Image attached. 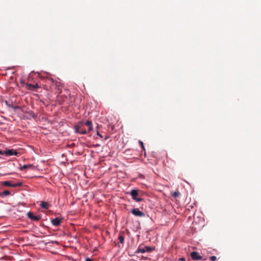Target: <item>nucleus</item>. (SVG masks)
<instances>
[{"label":"nucleus","mask_w":261,"mask_h":261,"mask_svg":"<svg viewBox=\"0 0 261 261\" xmlns=\"http://www.w3.org/2000/svg\"><path fill=\"white\" fill-rule=\"evenodd\" d=\"M85 125L88 126V132H90L92 130V124L91 121H87L86 122H84V121H80L75 126V132L81 134H86L87 133V131L84 127Z\"/></svg>","instance_id":"nucleus-1"},{"label":"nucleus","mask_w":261,"mask_h":261,"mask_svg":"<svg viewBox=\"0 0 261 261\" xmlns=\"http://www.w3.org/2000/svg\"><path fill=\"white\" fill-rule=\"evenodd\" d=\"M154 249V248L148 247V246H144L143 247H139L136 252L137 253H145V252H150Z\"/></svg>","instance_id":"nucleus-2"},{"label":"nucleus","mask_w":261,"mask_h":261,"mask_svg":"<svg viewBox=\"0 0 261 261\" xmlns=\"http://www.w3.org/2000/svg\"><path fill=\"white\" fill-rule=\"evenodd\" d=\"M138 190L133 189L130 194L132 197V198L137 202H140L143 200V199L141 198H137V196L138 195Z\"/></svg>","instance_id":"nucleus-3"},{"label":"nucleus","mask_w":261,"mask_h":261,"mask_svg":"<svg viewBox=\"0 0 261 261\" xmlns=\"http://www.w3.org/2000/svg\"><path fill=\"white\" fill-rule=\"evenodd\" d=\"M131 213L136 216L140 217H145V214L143 212L140 211L138 208H133L131 211Z\"/></svg>","instance_id":"nucleus-4"},{"label":"nucleus","mask_w":261,"mask_h":261,"mask_svg":"<svg viewBox=\"0 0 261 261\" xmlns=\"http://www.w3.org/2000/svg\"><path fill=\"white\" fill-rule=\"evenodd\" d=\"M27 216L29 219H31L32 220H33V221H38L41 219L40 216H39V215L35 216L31 212H28L27 213Z\"/></svg>","instance_id":"nucleus-5"},{"label":"nucleus","mask_w":261,"mask_h":261,"mask_svg":"<svg viewBox=\"0 0 261 261\" xmlns=\"http://www.w3.org/2000/svg\"><path fill=\"white\" fill-rule=\"evenodd\" d=\"M18 152L14 149H7L5 150V155L7 156L17 155Z\"/></svg>","instance_id":"nucleus-6"},{"label":"nucleus","mask_w":261,"mask_h":261,"mask_svg":"<svg viewBox=\"0 0 261 261\" xmlns=\"http://www.w3.org/2000/svg\"><path fill=\"white\" fill-rule=\"evenodd\" d=\"M191 257L193 260H199L202 258V256L196 251H193L191 253Z\"/></svg>","instance_id":"nucleus-7"},{"label":"nucleus","mask_w":261,"mask_h":261,"mask_svg":"<svg viewBox=\"0 0 261 261\" xmlns=\"http://www.w3.org/2000/svg\"><path fill=\"white\" fill-rule=\"evenodd\" d=\"M51 222L53 225L58 226L60 225L61 222V219L58 218H56L55 219H51Z\"/></svg>","instance_id":"nucleus-8"},{"label":"nucleus","mask_w":261,"mask_h":261,"mask_svg":"<svg viewBox=\"0 0 261 261\" xmlns=\"http://www.w3.org/2000/svg\"><path fill=\"white\" fill-rule=\"evenodd\" d=\"M49 206V204L47 202H44V201H42L40 204V206L42 208L46 209V210L48 208Z\"/></svg>","instance_id":"nucleus-9"},{"label":"nucleus","mask_w":261,"mask_h":261,"mask_svg":"<svg viewBox=\"0 0 261 261\" xmlns=\"http://www.w3.org/2000/svg\"><path fill=\"white\" fill-rule=\"evenodd\" d=\"M6 103L9 107L12 108L14 110H15L16 109H21V108L19 106H15L13 104L8 103V101H6Z\"/></svg>","instance_id":"nucleus-10"},{"label":"nucleus","mask_w":261,"mask_h":261,"mask_svg":"<svg viewBox=\"0 0 261 261\" xmlns=\"http://www.w3.org/2000/svg\"><path fill=\"white\" fill-rule=\"evenodd\" d=\"M28 86L29 87V89L30 90H32L33 89H36L38 88L39 87L38 84H36L35 85H32L31 84H28Z\"/></svg>","instance_id":"nucleus-11"},{"label":"nucleus","mask_w":261,"mask_h":261,"mask_svg":"<svg viewBox=\"0 0 261 261\" xmlns=\"http://www.w3.org/2000/svg\"><path fill=\"white\" fill-rule=\"evenodd\" d=\"M3 185L5 186L13 187V184L11 183L10 181H5L3 182Z\"/></svg>","instance_id":"nucleus-12"},{"label":"nucleus","mask_w":261,"mask_h":261,"mask_svg":"<svg viewBox=\"0 0 261 261\" xmlns=\"http://www.w3.org/2000/svg\"><path fill=\"white\" fill-rule=\"evenodd\" d=\"M32 167V165H24L20 168V169L21 170H23L27 168H30Z\"/></svg>","instance_id":"nucleus-13"},{"label":"nucleus","mask_w":261,"mask_h":261,"mask_svg":"<svg viewBox=\"0 0 261 261\" xmlns=\"http://www.w3.org/2000/svg\"><path fill=\"white\" fill-rule=\"evenodd\" d=\"M172 195L174 197L176 198L180 195V193L178 191H175L172 193Z\"/></svg>","instance_id":"nucleus-14"},{"label":"nucleus","mask_w":261,"mask_h":261,"mask_svg":"<svg viewBox=\"0 0 261 261\" xmlns=\"http://www.w3.org/2000/svg\"><path fill=\"white\" fill-rule=\"evenodd\" d=\"M118 239L119 240V243H120L121 244H122L123 243L124 239L122 236H121V235L119 236Z\"/></svg>","instance_id":"nucleus-15"},{"label":"nucleus","mask_w":261,"mask_h":261,"mask_svg":"<svg viewBox=\"0 0 261 261\" xmlns=\"http://www.w3.org/2000/svg\"><path fill=\"white\" fill-rule=\"evenodd\" d=\"M22 185V183L21 182H18L13 184V187H21Z\"/></svg>","instance_id":"nucleus-16"},{"label":"nucleus","mask_w":261,"mask_h":261,"mask_svg":"<svg viewBox=\"0 0 261 261\" xmlns=\"http://www.w3.org/2000/svg\"><path fill=\"white\" fill-rule=\"evenodd\" d=\"M3 194L4 195L7 196V195H9L10 194V192L9 191L6 190V191H4Z\"/></svg>","instance_id":"nucleus-17"},{"label":"nucleus","mask_w":261,"mask_h":261,"mask_svg":"<svg viewBox=\"0 0 261 261\" xmlns=\"http://www.w3.org/2000/svg\"><path fill=\"white\" fill-rule=\"evenodd\" d=\"M210 259L211 261H215L217 259L216 256H212L210 257Z\"/></svg>","instance_id":"nucleus-18"},{"label":"nucleus","mask_w":261,"mask_h":261,"mask_svg":"<svg viewBox=\"0 0 261 261\" xmlns=\"http://www.w3.org/2000/svg\"><path fill=\"white\" fill-rule=\"evenodd\" d=\"M139 143L142 147V148L143 149V150H145V148H144V145H143V142L141 141H139Z\"/></svg>","instance_id":"nucleus-19"},{"label":"nucleus","mask_w":261,"mask_h":261,"mask_svg":"<svg viewBox=\"0 0 261 261\" xmlns=\"http://www.w3.org/2000/svg\"><path fill=\"white\" fill-rule=\"evenodd\" d=\"M1 154H5V151H2V150H0V155Z\"/></svg>","instance_id":"nucleus-20"},{"label":"nucleus","mask_w":261,"mask_h":261,"mask_svg":"<svg viewBox=\"0 0 261 261\" xmlns=\"http://www.w3.org/2000/svg\"><path fill=\"white\" fill-rule=\"evenodd\" d=\"M85 261H92L91 259L89 258H87L85 260Z\"/></svg>","instance_id":"nucleus-21"},{"label":"nucleus","mask_w":261,"mask_h":261,"mask_svg":"<svg viewBox=\"0 0 261 261\" xmlns=\"http://www.w3.org/2000/svg\"><path fill=\"white\" fill-rule=\"evenodd\" d=\"M180 260L185 261V259L184 258H180L179 259V261H180Z\"/></svg>","instance_id":"nucleus-22"},{"label":"nucleus","mask_w":261,"mask_h":261,"mask_svg":"<svg viewBox=\"0 0 261 261\" xmlns=\"http://www.w3.org/2000/svg\"><path fill=\"white\" fill-rule=\"evenodd\" d=\"M97 135L99 136L100 137H101V138L102 137V136L99 134V132H98V131L97 132Z\"/></svg>","instance_id":"nucleus-23"}]
</instances>
